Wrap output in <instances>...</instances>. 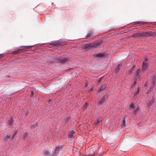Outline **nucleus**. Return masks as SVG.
Listing matches in <instances>:
<instances>
[{
  "label": "nucleus",
  "mask_w": 156,
  "mask_h": 156,
  "mask_svg": "<svg viewBox=\"0 0 156 156\" xmlns=\"http://www.w3.org/2000/svg\"><path fill=\"white\" fill-rule=\"evenodd\" d=\"M34 92L32 91H31V95H34Z\"/></svg>",
  "instance_id": "c9c22d12"
},
{
  "label": "nucleus",
  "mask_w": 156,
  "mask_h": 156,
  "mask_svg": "<svg viewBox=\"0 0 156 156\" xmlns=\"http://www.w3.org/2000/svg\"><path fill=\"white\" fill-rule=\"evenodd\" d=\"M153 33L151 32H144L140 33L141 37H149L152 35Z\"/></svg>",
  "instance_id": "f03ea898"
},
{
  "label": "nucleus",
  "mask_w": 156,
  "mask_h": 156,
  "mask_svg": "<svg viewBox=\"0 0 156 156\" xmlns=\"http://www.w3.org/2000/svg\"><path fill=\"white\" fill-rule=\"evenodd\" d=\"M121 126L122 128L126 126V122L125 119H123L122 120V122L121 124Z\"/></svg>",
  "instance_id": "f3484780"
},
{
  "label": "nucleus",
  "mask_w": 156,
  "mask_h": 156,
  "mask_svg": "<svg viewBox=\"0 0 156 156\" xmlns=\"http://www.w3.org/2000/svg\"><path fill=\"white\" fill-rule=\"evenodd\" d=\"M154 101V98L153 97H152V98L151 100L148 101L147 102V104L148 106H149L151 105L153 103Z\"/></svg>",
  "instance_id": "39448f33"
},
{
  "label": "nucleus",
  "mask_w": 156,
  "mask_h": 156,
  "mask_svg": "<svg viewBox=\"0 0 156 156\" xmlns=\"http://www.w3.org/2000/svg\"><path fill=\"white\" fill-rule=\"evenodd\" d=\"M133 70H134L133 69H131L130 71L129 72V74L130 75L133 72Z\"/></svg>",
  "instance_id": "c85d7f7f"
},
{
  "label": "nucleus",
  "mask_w": 156,
  "mask_h": 156,
  "mask_svg": "<svg viewBox=\"0 0 156 156\" xmlns=\"http://www.w3.org/2000/svg\"><path fill=\"white\" fill-rule=\"evenodd\" d=\"M107 97L106 96H104L100 100L99 104H102L106 99H107Z\"/></svg>",
  "instance_id": "6e6552de"
},
{
  "label": "nucleus",
  "mask_w": 156,
  "mask_h": 156,
  "mask_svg": "<svg viewBox=\"0 0 156 156\" xmlns=\"http://www.w3.org/2000/svg\"><path fill=\"white\" fill-rule=\"evenodd\" d=\"M147 63L143 62L142 66V69L145 70L147 68Z\"/></svg>",
  "instance_id": "9d476101"
},
{
  "label": "nucleus",
  "mask_w": 156,
  "mask_h": 156,
  "mask_svg": "<svg viewBox=\"0 0 156 156\" xmlns=\"http://www.w3.org/2000/svg\"><path fill=\"white\" fill-rule=\"evenodd\" d=\"M10 137L9 136L6 135L5 137V139H6L8 138L10 139Z\"/></svg>",
  "instance_id": "bb28decb"
},
{
  "label": "nucleus",
  "mask_w": 156,
  "mask_h": 156,
  "mask_svg": "<svg viewBox=\"0 0 156 156\" xmlns=\"http://www.w3.org/2000/svg\"><path fill=\"white\" fill-rule=\"evenodd\" d=\"M95 56L97 57H101V58H103L104 56H105L103 54H95Z\"/></svg>",
  "instance_id": "4468645a"
},
{
  "label": "nucleus",
  "mask_w": 156,
  "mask_h": 156,
  "mask_svg": "<svg viewBox=\"0 0 156 156\" xmlns=\"http://www.w3.org/2000/svg\"><path fill=\"white\" fill-rule=\"evenodd\" d=\"M122 64H120L118 65L117 68L116 69V72H118L121 69V67L122 66Z\"/></svg>",
  "instance_id": "6ab92c4d"
},
{
  "label": "nucleus",
  "mask_w": 156,
  "mask_h": 156,
  "mask_svg": "<svg viewBox=\"0 0 156 156\" xmlns=\"http://www.w3.org/2000/svg\"><path fill=\"white\" fill-rule=\"evenodd\" d=\"M148 60L147 59V58L146 57H145V58H144V60L145 61H147Z\"/></svg>",
  "instance_id": "72a5a7b5"
},
{
  "label": "nucleus",
  "mask_w": 156,
  "mask_h": 156,
  "mask_svg": "<svg viewBox=\"0 0 156 156\" xmlns=\"http://www.w3.org/2000/svg\"><path fill=\"white\" fill-rule=\"evenodd\" d=\"M102 79V78H101L100 79H99L98 80V82H100L101 80Z\"/></svg>",
  "instance_id": "473e14b6"
},
{
  "label": "nucleus",
  "mask_w": 156,
  "mask_h": 156,
  "mask_svg": "<svg viewBox=\"0 0 156 156\" xmlns=\"http://www.w3.org/2000/svg\"><path fill=\"white\" fill-rule=\"evenodd\" d=\"M132 37H141L140 33H137L133 34V35Z\"/></svg>",
  "instance_id": "2eb2a0df"
},
{
  "label": "nucleus",
  "mask_w": 156,
  "mask_h": 156,
  "mask_svg": "<svg viewBox=\"0 0 156 156\" xmlns=\"http://www.w3.org/2000/svg\"><path fill=\"white\" fill-rule=\"evenodd\" d=\"M17 133V130L15 131V132L14 133H13V135L12 137V139H13L14 138V136L16 135Z\"/></svg>",
  "instance_id": "393cba45"
},
{
  "label": "nucleus",
  "mask_w": 156,
  "mask_h": 156,
  "mask_svg": "<svg viewBox=\"0 0 156 156\" xmlns=\"http://www.w3.org/2000/svg\"><path fill=\"white\" fill-rule=\"evenodd\" d=\"M102 119L103 118L102 117H99L98 118L97 122L95 123V124L97 125L102 120Z\"/></svg>",
  "instance_id": "ddd939ff"
},
{
  "label": "nucleus",
  "mask_w": 156,
  "mask_h": 156,
  "mask_svg": "<svg viewBox=\"0 0 156 156\" xmlns=\"http://www.w3.org/2000/svg\"><path fill=\"white\" fill-rule=\"evenodd\" d=\"M101 43V41H99L94 43L85 44L84 47L87 49H89L91 48H96L100 45Z\"/></svg>",
  "instance_id": "f257e3e1"
},
{
  "label": "nucleus",
  "mask_w": 156,
  "mask_h": 156,
  "mask_svg": "<svg viewBox=\"0 0 156 156\" xmlns=\"http://www.w3.org/2000/svg\"><path fill=\"white\" fill-rule=\"evenodd\" d=\"M4 55L3 54H0V58L3 57Z\"/></svg>",
  "instance_id": "f704fd0d"
},
{
  "label": "nucleus",
  "mask_w": 156,
  "mask_h": 156,
  "mask_svg": "<svg viewBox=\"0 0 156 156\" xmlns=\"http://www.w3.org/2000/svg\"><path fill=\"white\" fill-rule=\"evenodd\" d=\"M93 35L92 33H90L89 34H88L87 35V37H88L90 36H92Z\"/></svg>",
  "instance_id": "cd10ccee"
},
{
  "label": "nucleus",
  "mask_w": 156,
  "mask_h": 156,
  "mask_svg": "<svg viewBox=\"0 0 156 156\" xmlns=\"http://www.w3.org/2000/svg\"><path fill=\"white\" fill-rule=\"evenodd\" d=\"M43 154L45 155H48L50 154V152L48 150H44L43 151Z\"/></svg>",
  "instance_id": "9b49d317"
},
{
  "label": "nucleus",
  "mask_w": 156,
  "mask_h": 156,
  "mask_svg": "<svg viewBox=\"0 0 156 156\" xmlns=\"http://www.w3.org/2000/svg\"><path fill=\"white\" fill-rule=\"evenodd\" d=\"M37 126V124H34V125H32L31 126V129H34V128L35 126Z\"/></svg>",
  "instance_id": "a878e982"
},
{
  "label": "nucleus",
  "mask_w": 156,
  "mask_h": 156,
  "mask_svg": "<svg viewBox=\"0 0 156 156\" xmlns=\"http://www.w3.org/2000/svg\"><path fill=\"white\" fill-rule=\"evenodd\" d=\"M139 108L138 107L133 112V113L135 115H136L137 112L139 111Z\"/></svg>",
  "instance_id": "412c9836"
},
{
  "label": "nucleus",
  "mask_w": 156,
  "mask_h": 156,
  "mask_svg": "<svg viewBox=\"0 0 156 156\" xmlns=\"http://www.w3.org/2000/svg\"><path fill=\"white\" fill-rule=\"evenodd\" d=\"M75 132L73 131H71L69 132L68 137L71 139H72L74 136Z\"/></svg>",
  "instance_id": "423d86ee"
},
{
  "label": "nucleus",
  "mask_w": 156,
  "mask_h": 156,
  "mask_svg": "<svg viewBox=\"0 0 156 156\" xmlns=\"http://www.w3.org/2000/svg\"><path fill=\"white\" fill-rule=\"evenodd\" d=\"M139 88H136L134 92V94L136 95V94H137L139 92Z\"/></svg>",
  "instance_id": "aec40b11"
},
{
  "label": "nucleus",
  "mask_w": 156,
  "mask_h": 156,
  "mask_svg": "<svg viewBox=\"0 0 156 156\" xmlns=\"http://www.w3.org/2000/svg\"><path fill=\"white\" fill-rule=\"evenodd\" d=\"M13 122V121L12 119H11L9 121V122H8V124L10 126L12 124Z\"/></svg>",
  "instance_id": "5701e85b"
},
{
  "label": "nucleus",
  "mask_w": 156,
  "mask_h": 156,
  "mask_svg": "<svg viewBox=\"0 0 156 156\" xmlns=\"http://www.w3.org/2000/svg\"><path fill=\"white\" fill-rule=\"evenodd\" d=\"M22 50L20 49H18L17 50L14 51L13 52V53L15 54H17L18 53H21Z\"/></svg>",
  "instance_id": "f8f14e48"
},
{
  "label": "nucleus",
  "mask_w": 156,
  "mask_h": 156,
  "mask_svg": "<svg viewBox=\"0 0 156 156\" xmlns=\"http://www.w3.org/2000/svg\"><path fill=\"white\" fill-rule=\"evenodd\" d=\"M135 67H136L135 65H134L133 66L132 68V69H133V70H134V69L135 68Z\"/></svg>",
  "instance_id": "2f4dec72"
},
{
  "label": "nucleus",
  "mask_w": 156,
  "mask_h": 156,
  "mask_svg": "<svg viewBox=\"0 0 156 156\" xmlns=\"http://www.w3.org/2000/svg\"><path fill=\"white\" fill-rule=\"evenodd\" d=\"M106 87V85L105 84L103 85L100 87L99 91H102L105 89Z\"/></svg>",
  "instance_id": "a211bd4d"
},
{
  "label": "nucleus",
  "mask_w": 156,
  "mask_h": 156,
  "mask_svg": "<svg viewBox=\"0 0 156 156\" xmlns=\"http://www.w3.org/2000/svg\"><path fill=\"white\" fill-rule=\"evenodd\" d=\"M140 72V69H138L136 72V76H138Z\"/></svg>",
  "instance_id": "4be33fe9"
},
{
  "label": "nucleus",
  "mask_w": 156,
  "mask_h": 156,
  "mask_svg": "<svg viewBox=\"0 0 156 156\" xmlns=\"http://www.w3.org/2000/svg\"><path fill=\"white\" fill-rule=\"evenodd\" d=\"M153 84L152 86L150 87V89L148 90L147 91L148 93L149 94H150L151 93V91L152 89H153V88L154 86V84L155 83V80L154 79L153 80Z\"/></svg>",
  "instance_id": "1a4fd4ad"
},
{
  "label": "nucleus",
  "mask_w": 156,
  "mask_h": 156,
  "mask_svg": "<svg viewBox=\"0 0 156 156\" xmlns=\"http://www.w3.org/2000/svg\"><path fill=\"white\" fill-rule=\"evenodd\" d=\"M62 44L63 43L60 42L55 41L54 42H52L51 44L55 46H57L59 45H62Z\"/></svg>",
  "instance_id": "0eeeda50"
},
{
  "label": "nucleus",
  "mask_w": 156,
  "mask_h": 156,
  "mask_svg": "<svg viewBox=\"0 0 156 156\" xmlns=\"http://www.w3.org/2000/svg\"><path fill=\"white\" fill-rule=\"evenodd\" d=\"M134 108V104L133 103H131L129 106V109L130 110L133 109Z\"/></svg>",
  "instance_id": "dca6fc26"
},
{
  "label": "nucleus",
  "mask_w": 156,
  "mask_h": 156,
  "mask_svg": "<svg viewBox=\"0 0 156 156\" xmlns=\"http://www.w3.org/2000/svg\"><path fill=\"white\" fill-rule=\"evenodd\" d=\"M137 82L135 80L134 81V84H135Z\"/></svg>",
  "instance_id": "e433bc0d"
},
{
  "label": "nucleus",
  "mask_w": 156,
  "mask_h": 156,
  "mask_svg": "<svg viewBox=\"0 0 156 156\" xmlns=\"http://www.w3.org/2000/svg\"><path fill=\"white\" fill-rule=\"evenodd\" d=\"M88 105L87 103H86L83 106V108L85 110L87 109Z\"/></svg>",
  "instance_id": "b1692460"
},
{
  "label": "nucleus",
  "mask_w": 156,
  "mask_h": 156,
  "mask_svg": "<svg viewBox=\"0 0 156 156\" xmlns=\"http://www.w3.org/2000/svg\"><path fill=\"white\" fill-rule=\"evenodd\" d=\"M31 47H32L31 46H23L21 47H26V48Z\"/></svg>",
  "instance_id": "7c9ffc66"
},
{
  "label": "nucleus",
  "mask_w": 156,
  "mask_h": 156,
  "mask_svg": "<svg viewBox=\"0 0 156 156\" xmlns=\"http://www.w3.org/2000/svg\"><path fill=\"white\" fill-rule=\"evenodd\" d=\"M27 136V133H26L23 136V137L24 138H25Z\"/></svg>",
  "instance_id": "c756f323"
},
{
  "label": "nucleus",
  "mask_w": 156,
  "mask_h": 156,
  "mask_svg": "<svg viewBox=\"0 0 156 156\" xmlns=\"http://www.w3.org/2000/svg\"><path fill=\"white\" fill-rule=\"evenodd\" d=\"M58 62L63 63L66 62L68 61V59L66 58H59L57 59Z\"/></svg>",
  "instance_id": "20e7f679"
},
{
  "label": "nucleus",
  "mask_w": 156,
  "mask_h": 156,
  "mask_svg": "<svg viewBox=\"0 0 156 156\" xmlns=\"http://www.w3.org/2000/svg\"><path fill=\"white\" fill-rule=\"evenodd\" d=\"M62 148V146L57 147L55 150L54 154L52 156H56V155L58 153L59 150Z\"/></svg>",
  "instance_id": "7ed1b4c3"
}]
</instances>
